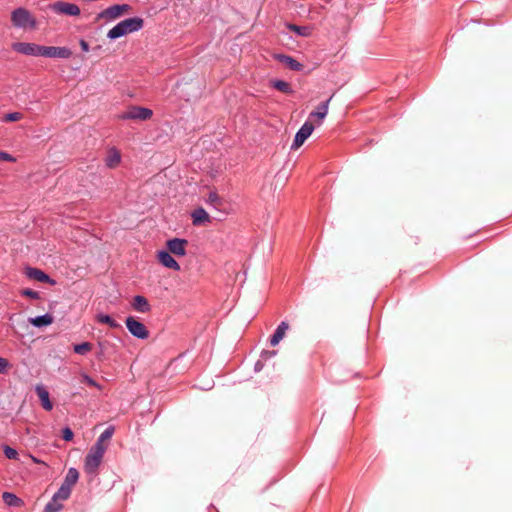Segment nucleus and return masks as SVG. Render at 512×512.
I'll list each match as a JSON object with an SVG mask.
<instances>
[{"label":"nucleus","mask_w":512,"mask_h":512,"mask_svg":"<svg viewBox=\"0 0 512 512\" xmlns=\"http://www.w3.org/2000/svg\"><path fill=\"white\" fill-rule=\"evenodd\" d=\"M2 499L4 503L7 504L8 506L20 507L23 505L22 499H20L15 494L10 492H4L2 495Z\"/></svg>","instance_id":"nucleus-22"},{"label":"nucleus","mask_w":512,"mask_h":512,"mask_svg":"<svg viewBox=\"0 0 512 512\" xmlns=\"http://www.w3.org/2000/svg\"><path fill=\"white\" fill-rule=\"evenodd\" d=\"M72 492V488L61 484L60 488L57 490V492L54 494L56 499H60L61 501L67 500Z\"/></svg>","instance_id":"nucleus-30"},{"label":"nucleus","mask_w":512,"mask_h":512,"mask_svg":"<svg viewBox=\"0 0 512 512\" xmlns=\"http://www.w3.org/2000/svg\"><path fill=\"white\" fill-rule=\"evenodd\" d=\"M44 512H46V509H44Z\"/></svg>","instance_id":"nucleus-46"},{"label":"nucleus","mask_w":512,"mask_h":512,"mask_svg":"<svg viewBox=\"0 0 512 512\" xmlns=\"http://www.w3.org/2000/svg\"><path fill=\"white\" fill-rule=\"evenodd\" d=\"M12 49L24 55H32V45L29 43L15 42L12 44Z\"/></svg>","instance_id":"nucleus-26"},{"label":"nucleus","mask_w":512,"mask_h":512,"mask_svg":"<svg viewBox=\"0 0 512 512\" xmlns=\"http://www.w3.org/2000/svg\"><path fill=\"white\" fill-rule=\"evenodd\" d=\"M191 217H192V223L195 226H199V225L210 222L209 214L202 207L195 209L192 212Z\"/></svg>","instance_id":"nucleus-15"},{"label":"nucleus","mask_w":512,"mask_h":512,"mask_svg":"<svg viewBox=\"0 0 512 512\" xmlns=\"http://www.w3.org/2000/svg\"><path fill=\"white\" fill-rule=\"evenodd\" d=\"M272 86L277 89L278 91H281L286 94L292 93L291 86L288 82L283 80H275L272 82Z\"/></svg>","instance_id":"nucleus-31"},{"label":"nucleus","mask_w":512,"mask_h":512,"mask_svg":"<svg viewBox=\"0 0 512 512\" xmlns=\"http://www.w3.org/2000/svg\"><path fill=\"white\" fill-rule=\"evenodd\" d=\"M33 297H34V300L35 299H39L40 298V295L37 291L34 290V294H33Z\"/></svg>","instance_id":"nucleus-45"},{"label":"nucleus","mask_w":512,"mask_h":512,"mask_svg":"<svg viewBox=\"0 0 512 512\" xmlns=\"http://www.w3.org/2000/svg\"><path fill=\"white\" fill-rule=\"evenodd\" d=\"M25 273L28 278L32 279V268L31 267H27Z\"/></svg>","instance_id":"nucleus-43"},{"label":"nucleus","mask_w":512,"mask_h":512,"mask_svg":"<svg viewBox=\"0 0 512 512\" xmlns=\"http://www.w3.org/2000/svg\"><path fill=\"white\" fill-rule=\"evenodd\" d=\"M263 367V364L261 361H257L256 364H255V370L256 371H260Z\"/></svg>","instance_id":"nucleus-44"},{"label":"nucleus","mask_w":512,"mask_h":512,"mask_svg":"<svg viewBox=\"0 0 512 512\" xmlns=\"http://www.w3.org/2000/svg\"><path fill=\"white\" fill-rule=\"evenodd\" d=\"M329 102H330V99L321 103L317 107V111H313L310 113L309 120L312 118H317L319 120V123H321L322 120L326 117V115L328 113Z\"/></svg>","instance_id":"nucleus-19"},{"label":"nucleus","mask_w":512,"mask_h":512,"mask_svg":"<svg viewBox=\"0 0 512 512\" xmlns=\"http://www.w3.org/2000/svg\"><path fill=\"white\" fill-rule=\"evenodd\" d=\"M53 322V317L50 314L34 317V327H44Z\"/></svg>","instance_id":"nucleus-27"},{"label":"nucleus","mask_w":512,"mask_h":512,"mask_svg":"<svg viewBox=\"0 0 512 512\" xmlns=\"http://www.w3.org/2000/svg\"><path fill=\"white\" fill-rule=\"evenodd\" d=\"M143 26L144 20L141 17L127 18L111 28L107 33V37L111 40H115L129 33L140 31Z\"/></svg>","instance_id":"nucleus-1"},{"label":"nucleus","mask_w":512,"mask_h":512,"mask_svg":"<svg viewBox=\"0 0 512 512\" xmlns=\"http://www.w3.org/2000/svg\"><path fill=\"white\" fill-rule=\"evenodd\" d=\"M106 450L103 447L92 446L85 457L84 471L87 475L96 476Z\"/></svg>","instance_id":"nucleus-2"},{"label":"nucleus","mask_w":512,"mask_h":512,"mask_svg":"<svg viewBox=\"0 0 512 512\" xmlns=\"http://www.w3.org/2000/svg\"><path fill=\"white\" fill-rule=\"evenodd\" d=\"M74 433L69 427H65L62 430V438L65 441H71L73 439Z\"/></svg>","instance_id":"nucleus-36"},{"label":"nucleus","mask_w":512,"mask_h":512,"mask_svg":"<svg viewBox=\"0 0 512 512\" xmlns=\"http://www.w3.org/2000/svg\"><path fill=\"white\" fill-rule=\"evenodd\" d=\"M96 321L98 323H101V324H106L108 325L110 328H113V329H117V328H120V324L118 322H116L111 316L109 315H106V314H103V313H98L96 315Z\"/></svg>","instance_id":"nucleus-23"},{"label":"nucleus","mask_w":512,"mask_h":512,"mask_svg":"<svg viewBox=\"0 0 512 512\" xmlns=\"http://www.w3.org/2000/svg\"><path fill=\"white\" fill-rule=\"evenodd\" d=\"M34 56L67 59L71 56V51L66 47L41 46L34 44Z\"/></svg>","instance_id":"nucleus-4"},{"label":"nucleus","mask_w":512,"mask_h":512,"mask_svg":"<svg viewBox=\"0 0 512 512\" xmlns=\"http://www.w3.org/2000/svg\"><path fill=\"white\" fill-rule=\"evenodd\" d=\"M276 354H277V351H275V350L264 351L261 356L263 359H268V358L274 357Z\"/></svg>","instance_id":"nucleus-40"},{"label":"nucleus","mask_w":512,"mask_h":512,"mask_svg":"<svg viewBox=\"0 0 512 512\" xmlns=\"http://www.w3.org/2000/svg\"><path fill=\"white\" fill-rule=\"evenodd\" d=\"M114 427L113 426H108L101 434L100 436L98 437V439L96 440L94 446H99V447H103L105 448V450H107V444L106 442L109 441L113 434H114Z\"/></svg>","instance_id":"nucleus-18"},{"label":"nucleus","mask_w":512,"mask_h":512,"mask_svg":"<svg viewBox=\"0 0 512 512\" xmlns=\"http://www.w3.org/2000/svg\"><path fill=\"white\" fill-rule=\"evenodd\" d=\"M82 383H85L89 386H92V387H96L97 389L101 390L102 387L101 385H99L94 379H92L90 376H88L87 374H83L82 375V380H81Z\"/></svg>","instance_id":"nucleus-34"},{"label":"nucleus","mask_w":512,"mask_h":512,"mask_svg":"<svg viewBox=\"0 0 512 512\" xmlns=\"http://www.w3.org/2000/svg\"><path fill=\"white\" fill-rule=\"evenodd\" d=\"M120 162H121L120 152L115 147L110 148L108 150V153H107V156L105 159L106 166L109 168H115L119 165Z\"/></svg>","instance_id":"nucleus-17"},{"label":"nucleus","mask_w":512,"mask_h":512,"mask_svg":"<svg viewBox=\"0 0 512 512\" xmlns=\"http://www.w3.org/2000/svg\"><path fill=\"white\" fill-rule=\"evenodd\" d=\"M170 252L167 250H160L157 253V259L161 265H163L165 268L172 269L174 271L180 270L179 263L174 259Z\"/></svg>","instance_id":"nucleus-13"},{"label":"nucleus","mask_w":512,"mask_h":512,"mask_svg":"<svg viewBox=\"0 0 512 512\" xmlns=\"http://www.w3.org/2000/svg\"><path fill=\"white\" fill-rule=\"evenodd\" d=\"M131 306L135 311L140 313H147L151 310L148 300L142 295L134 296Z\"/></svg>","instance_id":"nucleus-14"},{"label":"nucleus","mask_w":512,"mask_h":512,"mask_svg":"<svg viewBox=\"0 0 512 512\" xmlns=\"http://www.w3.org/2000/svg\"><path fill=\"white\" fill-rule=\"evenodd\" d=\"M131 10V6L128 4H115L107 7L106 9L99 12L96 16V20H104L105 22H112L120 18L124 14Z\"/></svg>","instance_id":"nucleus-3"},{"label":"nucleus","mask_w":512,"mask_h":512,"mask_svg":"<svg viewBox=\"0 0 512 512\" xmlns=\"http://www.w3.org/2000/svg\"><path fill=\"white\" fill-rule=\"evenodd\" d=\"M188 241L183 238H172L166 242L167 251L176 257H183L187 253Z\"/></svg>","instance_id":"nucleus-10"},{"label":"nucleus","mask_w":512,"mask_h":512,"mask_svg":"<svg viewBox=\"0 0 512 512\" xmlns=\"http://www.w3.org/2000/svg\"><path fill=\"white\" fill-rule=\"evenodd\" d=\"M2 161L13 162V161H15V158L12 155H10L9 153L0 151V162H2Z\"/></svg>","instance_id":"nucleus-38"},{"label":"nucleus","mask_w":512,"mask_h":512,"mask_svg":"<svg viewBox=\"0 0 512 512\" xmlns=\"http://www.w3.org/2000/svg\"><path fill=\"white\" fill-rule=\"evenodd\" d=\"M125 324L130 334L133 335L134 337L142 340L147 339L149 337V331L146 328V326L142 322L135 319L134 317H127Z\"/></svg>","instance_id":"nucleus-6"},{"label":"nucleus","mask_w":512,"mask_h":512,"mask_svg":"<svg viewBox=\"0 0 512 512\" xmlns=\"http://www.w3.org/2000/svg\"><path fill=\"white\" fill-rule=\"evenodd\" d=\"M22 117H23V115L20 112L8 113L4 116L3 121L4 122H16V121L21 120Z\"/></svg>","instance_id":"nucleus-33"},{"label":"nucleus","mask_w":512,"mask_h":512,"mask_svg":"<svg viewBox=\"0 0 512 512\" xmlns=\"http://www.w3.org/2000/svg\"><path fill=\"white\" fill-rule=\"evenodd\" d=\"M153 115V111L149 108L140 106H130L126 111L121 113L118 118L121 120L146 121Z\"/></svg>","instance_id":"nucleus-5"},{"label":"nucleus","mask_w":512,"mask_h":512,"mask_svg":"<svg viewBox=\"0 0 512 512\" xmlns=\"http://www.w3.org/2000/svg\"><path fill=\"white\" fill-rule=\"evenodd\" d=\"M50 8L53 12L60 15L79 16L81 12L78 5L64 1L54 2L50 5Z\"/></svg>","instance_id":"nucleus-9"},{"label":"nucleus","mask_w":512,"mask_h":512,"mask_svg":"<svg viewBox=\"0 0 512 512\" xmlns=\"http://www.w3.org/2000/svg\"><path fill=\"white\" fill-rule=\"evenodd\" d=\"M80 46H81V49L84 52H88L89 51V44L85 40H81L80 41Z\"/></svg>","instance_id":"nucleus-41"},{"label":"nucleus","mask_w":512,"mask_h":512,"mask_svg":"<svg viewBox=\"0 0 512 512\" xmlns=\"http://www.w3.org/2000/svg\"><path fill=\"white\" fill-rule=\"evenodd\" d=\"M314 125L310 120H307L297 131L294 141L291 145L292 150H296L301 147L304 142L311 136L314 131Z\"/></svg>","instance_id":"nucleus-8"},{"label":"nucleus","mask_w":512,"mask_h":512,"mask_svg":"<svg viewBox=\"0 0 512 512\" xmlns=\"http://www.w3.org/2000/svg\"><path fill=\"white\" fill-rule=\"evenodd\" d=\"M11 320L20 337L24 338L30 334L28 323H32L31 318H26L23 314H18L14 315Z\"/></svg>","instance_id":"nucleus-11"},{"label":"nucleus","mask_w":512,"mask_h":512,"mask_svg":"<svg viewBox=\"0 0 512 512\" xmlns=\"http://www.w3.org/2000/svg\"><path fill=\"white\" fill-rule=\"evenodd\" d=\"M4 454L8 459H15L18 455L17 451L9 446L4 448Z\"/></svg>","instance_id":"nucleus-35"},{"label":"nucleus","mask_w":512,"mask_h":512,"mask_svg":"<svg viewBox=\"0 0 512 512\" xmlns=\"http://www.w3.org/2000/svg\"><path fill=\"white\" fill-rule=\"evenodd\" d=\"M34 281L55 285L56 281L40 269L34 268Z\"/></svg>","instance_id":"nucleus-24"},{"label":"nucleus","mask_w":512,"mask_h":512,"mask_svg":"<svg viewBox=\"0 0 512 512\" xmlns=\"http://www.w3.org/2000/svg\"><path fill=\"white\" fill-rule=\"evenodd\" d=\"M277 59L293 71H300L302 64L288 55H278Z\"/></svg>","instance_id":"nucleus-20"},{"label":"nucleus","mask_w":512,"mask_h":512,"mask_svg":"<svg viewBox=\"0 0 512 512\" xmlns=\"http://www.w3.org/2000/svg\"><path fill=\"white\" fill-rule=\"evenodd\" d=\"M78 479H79L78 470L74 467H71L68 469L62 484L66 485L70 488H73V486L77 483Z\"/></svg>","instance_id":"nucleus-21"},{"label":"nucleus","mask_w":512,"mask_h":512,"mask_svg":"<svg viewBox=\"0 0 512 512\" xmlns=\"http://www.w3.org/2000/svg\"><path fill=\"white\" fill-rule=\"evenodd\" d=\"M62 502L53 495L52 499L45 506L46 512H59L63 508Z\"/></svg>","instance_id":"nucleus-28"},{"label":"nucleus","mask_w":512,"mask_h":512,"mask_svg":"<svg viewBox=\"0 0 512 512\" xmlns=\"http://www.w3.org/2000/svg\"><path fill=\"white\" fill-rule=\"evenodd\" d=\"M11 22L16 28L26 29L32 25V17L28 10L17 8L11 13Z\"/></svg>","instance_id":"nucleus-7"},{"label":"nucleus","mask_w":512,"mask_h":512,"mask_svg":"<svg viewBox=\"0 0 512 512\" xmlns=\"http://www.w3.org/2000/svg\"><path fill=\"white\" fill-rule=\"evenodd\" d=\"M36 395L38 396L40 405L46 411H51L54 407V403L50 398V393L43 385H37L34 388Z\"/></svg>","instance_id":"nucleus-12"},{"label":"nucleus","mask_w":512,"mask_h":512,"mask_svg":"<svg viewBox=\"0 0 512 512\" xmlns=\"http://www.w3.org/2000/svg\"><path fill=\"white\" fill-rule=\"evenodd\" d=\"M92 348V345L89 342H83L80 344H76L73 348L74 352L79 355H84L89 352Z\"/></svg>","instance_id":"nucleus-32"},{"label":"nucleus","mask_w":512,"mask_h":512,"mask_svg":"<svg viewBox=\"0 0 512 512\" xmlns=\"http://www.w3.org/2000/svg\"><path fill=\"white\" fill-rule=\"evenodd\" d=\"M34 464H41L43 467V475L47 476L49 474V467L42 461L38 460L37 458H33Z\"/></svg>","instance_id":"nucleus-39"},{"label":"nucleus","mask_w":512,"mask_h":512,"mask_svg":"<svg viewBox=\"0 0 512 512\" xmlns=\"http://www.w3.org/2000/svg\"><path fill=\"white\" fill-rule=\"evenodd\" d=\"M9 363L5 358L0 357V373L4 374L8 371Z\"/></svg>","instance_id":"nucleus-37"},{"label":"nucleus","mask_w":512,"mask_h":512,"mask_svg":"<svg viewBox=\"0 0 512 512\" xmlns=\"http://www.w3.org/2000/svg\"><path fill=\"white\" fill-rule=\"evenodd\" d=\"M206 203L215 209H219L223 204V200L217 194V192L211 191V192H209V194L207 196Z\"/></svg>","instance_id":"nucleus-25"},{"label":"nucleus","mask_w":512,"mask_h":512,"mask_svg":"<svg viewBox=\"0 0 512 512\" xmlns=\"http://www.w3.org/2000/svg\"><path fill=\"white\" fill-rule=\"evenodd\" d=\"M22 294L24 296H27V297H31L32 298V290L31 289H25L23 290Z\"/></svg>","instance_id":"nucleus-42"},{"label":"nucleus","mask_w":512,"mask_h":512,"mask_svg":"<svg viewBox=\"0 0 512 512\" xmlns=\"http://www.w3.org/2000/svg\"><path fill=\"white\" fill-rule=\"evenodd\" d=\"M288 28L299 36L308 37L311 35V28L308 26H298L295 24H290Z\"/></svg>","instance_id":"nucleus-29"},{"label":"nucleus","mask_w":512,"mask_h":512,"mask_svg":"<svg viewBox=\"0 0 512 512\" xmlns=\"http://www.w3.org/2000/svg\"><path fill=\"white\" fill-rule=\"evenodd\" d=\"M289 325L287 322L282 321L278 327L276 328L274 334L270 338V344L272 346H276L285 336L286 331L288 330Z\"/></svg>","instance_id":"nucleus-16"}]
</instances>
